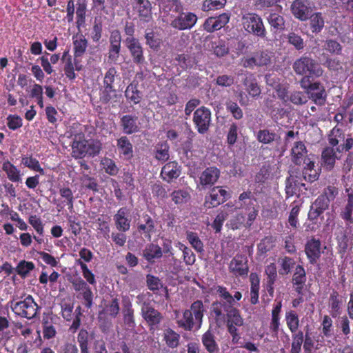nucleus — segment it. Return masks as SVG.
I'll list each match as a JSON object with an SVG mask.
<instances>
[{
    "instance_id": "obj_30",
    "label": "nucleus",
    "mask_w": 353,
    "mask_h": 353,
    "mask_svg": "<svg viewBox=\"0 0 353 353\" xmlns=\"http://www.w3.org/2000/svg\"><path fill=\"white\" fill-rule=\"evenodd\" d=\"M268 19L275 32H280L285 29V20L283 17L278 14H270Z\"/></svg>"
},
{
    "instance_id": "obj_44",
    "label": "nucleus",
    "mask_w": 353,
    "mask_h": 353,
    "mask_svg": "<svg viewBox=\"0 0 353 353\" xmlns=\"http://www.w3.org/2000/svg\"><path fill=\"white\" fill-rule=\"evenodd\" d=\"M43 337L47 339H52L56 335V329L52 324V319H43Z\"/></svg>"
},
{
    "instance_id": "obj_53",
    "label": "nucleus",
    "mask_w": 353,
    "mask_h": 353,
    "mask_svg": "<svg viewBox=\"0 0 353 353\" xmlns=\"http://www.w3.org/2000/svg\"><path fill=\"white\" fill-rule=\"evenodd\" d=\"M296 178L290 175L285 181V193L288 196H292L296 194V187L298 186Z\"/></svg>"
},
{
    "instance_id": "obj_54",
    "label": "nucleus",
    "mask_w": 353,
    "mask_h": 353,
    "mask_svg": "<svg viewBox=\"0 0 353 353\" xmlns=\"http://www.w3.org/2000/svg\"><path fill=\"white\" fill-rule=\"evenodd\" d=\"M339 194V189L334 185H328L324 188L322 194L323 197L329 202L333 201Z\"/></svg>"
},
{
    "instance_id": "obj_36",
    "label": "nucleus",
    "mask_w": 353,
    "mask_h": 353,
    "mask_svg": "<svg viewBox=\"0 0 353 353\" xmlns=\"http://www.w3.org/2000/svg\"><path fill=\"white\" fill-rule=\"evenodd\" d=\"M144 223H139L138 225L139 232H142L147 234L148 237H150V233L154 231V222L150 216L145 215L143 217Z\"/></svg>"
},
{
    "instance_id": "obj_58",
    "label": "nucleus",
    "mask_w": 353,
    "mask_h": 353,
    "mask_svg": "<svg viewBox=\"0 0 353 353\" xmlns=\"http://www.w3.org/2000/svg\"><path fill=\"white\" fill-rule=\"evenodd\" d=\"M168 149L169 147L165 143L157 145L155 154L156 159L161 161H167L169 158Z\"/></svg>"
},
{
    "instance_id": "obj_48",
    "label": "nucleus",
    "mask_w": 353,
    "mask_h": 353,
    "mask_svg": "<svg viewBox=\"0 0 353 353\" xmlns=\"http://www.w3.org/2000/svg\"><path fill=\"white\" fill-rule=\"evenodd\" d=\"M306 281V274L301 265H297L295 268L292 277L293 284H305Z\"/></svg>"
},
{
    "instance_id": "obj_28",
    "label": "nucleus",
    "mask_w": 353,
    "mask_h": 353,
    "mask_svg": "<svg viewBox=\"0 0 353 353\" xmlns=\"http://www.w3.org/2000/svg\"><path fill=\"white\" fill-rule=\"evenodd\" d=\"M143 254L148 261L152 262L154 258L161 257L162 250L159 245L151 243L145 248Z\"/></svg>"
},
{
    "instance_id": "obj_57",
    "label": "nucleus",
    "mask_w": 353,
    "mask_h": 353,
    "mask_svg": "<svg viewBox=\"0 0 353 353\" xmlns=\"http://www.w3.org/2000/svg\"><path fill=\"white\" fill-rule=\"evenodd\" d=\"M22 163L25 166L33 170L39 172L42 174L44 173L43 168L40 167L39 161L35 159L32 157H24L22 159Z\"/></svg>"
},
{
    "instance_id": "obj_19",
    "label": "nucleus",
    "mask_w": 353,
    "mask_h": 353,
    "mask_svg": "<svg viewBox=\"0 0 353 353\" xmlns=\"http://www.w3.org/2000/svg\"><path fill=\"white\" fill-rule=\"evenodd\" d=\"M346 139L347 134H345L342 129L337 127H334L327 136L329 145L334 148L342 143H345Z\"/></svg>"
},
{
    "instance_id": "obj_2",
    "label": "nucleus",
    "mask_w": 353,
    "mask_h": 353,
    "mask_svg": "<svg viewBox=\"0 0 353 353\" xmlns=\"http://www.w3.org/2000/svg\"><path fill=\"white\" fill-rule=\"evenodd\" d=\"M9 304L16 315L28 319L34 318L39 308L31 295H28L23 301L14 302L12 300Z\"/></svg>"
},
{
    "instance_id": "obj_41",
    "label": "nucleus",
    "mask_w": 353,
    "mask_h": 353,
    "mask_svg": "<svg viewBox=\"0 0 353 353\" xmlns=\"http://www.w3.org/2000/svg\"><path fill=\"white\" fill-rule=\"evenodd\" d=\"M289 101L296 105L305 104L308 101L307 94L301 91H294L289 97Z\"/></svg>"
},
{
    "instance_id": "obj_61",
    "label": "nucleus",
    "mask_w": 353,
    "mask_h": 353,
    "mask_svg": "<svg viewBox=\"0 0 353 353\" xmlns=\"http://www.w3.org/2000/svg\"><path fill=\"white\" fill-rule=\"evenodd\" d=\"M265 273L268 276V283L269 285L274 284L277 276L276 267L274 263H271L265 268Z\"/></svg>"
},
{
    "instance_id": "obj_7",
    "label": "nucleus",
    "mask_w": 353,
    "mask_h": 353,
    "mask_svg": "<svg viewBox=\"0 0 353 353\" xmlns=\"http://www.w3.org/2000/svg\"><path fill=\"white\" fill-rule=\"evenodd\" d=\"M293 15L301 21L309 19L313 10L308 0H295L291 5Z\"/></svg>"
},
{
    "instance_id": "obj_45",
    "label": "nucleus",
    "mask_w": 353,
    "mask_h": 353,
    "mask_svg": "<svg viewBox=\"0 0 353 353\" xmlns=\"http://www.w3.org/2000/svg\"><path fill=\"white\" fill-rule=\"evenodd\" d=\"M125 95L135 104L139 103L141 98L140 92L137 90V87L132 84H130L127 87Z\"/></svg>"
},
{
    "instance_id": "obj_21",
    "label": "nucleus",
    "mask_w": 353,
    "mask_h": 353,
    "mask_svg": "<svg viewBox=\"0 0 353 353\" xmlns=\"http://www.w3.org/2000/svg\"><path fill=\"white\" fill-rule=\"evenodd\" d=\"M233 305L234 303H229L223 300L217 301L212 303V311L215 314L216 319H218L221 316H224L223 310L225 312L226 314L228 313L234 307Z\"/></svg>"
},
{
    "instance_id": "obj_37",
    "label": "nucleus",
    "mask_w": 353,
    "mask_h": 353,
    "mask_svg": "<svg viewBox=\"0 0 353 353\" xmlns=\"http://www.w3.org/2000/svg\"><path fill=\"white\" fill-rule=\"evenodd\" d=\"M164 339L170 347L174 348L179 345V335L170 328L165 330Z\"/></svg>"
},
{
    "instance_id": "obj_12",
    "label": "nucleus",
    "mask_w": 353,
    "mask_h": 353,
    "mask_svg": "<svg viewBox=\"0 0 353 353\" xmlns=\"http://www.w3.org/2000/svg\"><path fill=\"white\" fill-rule=\"evenodd\" d=\"M338 152L336 148L329 145L325 147L321 153V165L323 169L327 171H331L334 169L337 159H340V157L337 156Z\"/></svg>"
},
{
    "instance_id": "obj_29",
    "label": "nucleus",
    "mask_w": 353,
    "mask_h": 353,
    "mask_svg": "<svg viewBox=\"0 0 353 353\" xmlns=\"http://www.w3.org/2000/svg\"><path fill=\"white\" fill-rule=\"evenodd\" d=\"M179 327L184 328L185 330H191L194 327L196 328L195 319L193 318L192 313L189 310H185L183 319L177 322Z\"/></svg>"
},
{
    "instance_id": "obj_10",
    "label": "nucleus",
    "mask_w": 353,
    "mask_h": 353,
    "mask_svg": "<svg viewBox=\"0 0 353 353\" xmlns=\"http://www.w3.org/2000/svg\"><path fill=\"white\" fill-rule=\"evenodd\" d=\"M229 269L236 276H246L249 272L247 257L243 255H236L230 261Z\"/></svg>"
},
{
    "instance_id": "obj_38",
    "label": "nucleus",
    "mask_w": 353,
    "mask_h": 353,
    "mask_svg": "<svg viewBox=\"0 0 353 353\" xmlns=\"http://www.w3.org/2000/svg\"><path fill=\"white\" fill-rule=\"evenodd\" d=\"M227 323L234 324L236 326H242L243 325V319L240 315L239 310L234 307L228 313L226 314Z\"/></svg>"
},
{
    "instance_id": "obj_60",
    "label": "nucleus",
    "mask_w": 353,
    "mask_h": 353,
    "mask_svg": "<svg viewBox=\"0 0 353 353\" xmlns=\"http://www.w3.org/2000/svg\"><path fill=\"white\" fill-rule=\"evenodd\" d=\"M81 182L83 187L92 190L93 192H98V183L94 178L88 175H84L81 179Z\"/></svg>"
},
{
    "instance_id": "obj_9",
    "label": "nucleus",
    "mask_w": 353,
    "mask_h": 353,
    "mask_svg": "<svg viewBox=\"0 0 353 353\" xmlns=\"http://www.w3.org/2000/svg\"><path fill=\"white\" fill-rule=\"evenodd\" d=\"M125 43L136 64H143L145 61L143 48L139 40L134 37H127Z\"/></svg>"
},
{
    "instance_id": "obj_22",
    "label": "nucleus",
    "mask_w": 353,
    "mask_h": 353,
    "mask_svg": "<svg viewBox=\"0 0 353 353\" xmlns=\"http://www.w3.org/2000/svg\"><path fill=\"white\" fill-rule=\"evenodd\" d=\"M202 343L209 353H218L219 349L215 336L210 330L203 334Z\"/></svg>"
},
{
    "instance_id": "obj_3",
    "label": "nucleus",
    "mask_w": 353,
    "mask_h": 353,
    "mask_svg": "<svg viewBox=\"0 0 353 353\" xmlns=\"http://www.w3.org/2000/svg\"><path fill=\"white\" fill-rule=\"evenodd\" d=\"M141 312L150 330L156 329L163 319L161 313L147 301L142 303Z\"/></svg>"
},
{
    "instance_id": "obj_35",
    "label": "nucleus",
    "mask_w": 353,
    "mask_h": 353,
    "mask_svg": "<svg viewBox=\"0 0 353 353\" xmlns=\"http://www.w3.org/2000/svg\"><path fill=\"white\" fill-rule=\"evenodd\" d=\"M276 133L270 132L268 130H261L257 133V139L259 142L268 144L279 139Z\"/></svg>"
},
{
    "instance_id": "obj_42",
    "label": "nucleus",
    "mask_w": 353,
    "mask_h": 353,
    "mask_svg": "<svg viewBox=\"0 0 353 353\" xmlns=\"http://www.w3.org/2000/svg\"><path fill=\"white\" fill-rule=\"evenodd\" d=\"M117 70L114 67L110 68L105 74L104 85L107 92H113L112 83L114 81V77L117 75Z\"/></svg>"
},
{
    "instance_id": "obj_16",
    "label": "nucleus",
    "mask_w": 353,
    "mask_h": 353,
    "mask_svg": "<svg viewBox=\"0 0 353 353\" xmlns=\"http://www.w3.org/2000/svg\"><path fill=\"white\" fill-rule=\"evenodd\" d=\"M136 9L140 19L145 22L150 21L152 17V6L148 0H136Z\"/></svg>"
},
{
    "instance_id": "obj_27",
    "label": "nucleus",
    "mask_w": 353,
    "mask_h": 353,
    "mask_svg": "<svg viewBox=\"0 0 353 353\" xmlns=\"http://www.w3.org/2000/svg\"><path fill=\"white\" fill-rule=\"evenodd\" d=\"M87 143L86 140H74L72 145V155L75 158H82L87 155Z\"/></svg>"
},
{
    "instance_id": "obj_33",
    "label": "nucleus",
    "mask_w": 353,
    "mask_h": 353,
    "mask_svg": "<svg viewBox=\"0 0 353 353\" xmlns=\"http://www.w3.org/2000/svg\"><path fill=\"white\" fill-rule=\"evenodd\" d=\"M2 169L6 172L8 177L10 181L14 182L20 181L21 178L19 170L12 163H10V162H4L2 166Z\"/></svg>"
},
{
    "instance_id": "obj_47",
    "label": "nucleus",
    "mask_w": 353,
    "mask_h": 353,
    "mask_svg": "<svg viewBox=\"0 0 353 353\" xmlns=\"http://www.w3.org/2000/svg\"><path fill=\"white\" fill-rule=\"evenodd\" d=\"M307 97L308 99H312L315 104L323 105L325 103L327 94L325 89H321L319 92H310Z\"/></svg>"
},
{
    "instance_id": "obj_39",
    "label": "nucleus",
    "mask_w": 353,
    "mask_h": 353,
    "mask_svg": "<svg viewBox=\"0 0 353 353\" xmlns=\"http://www.w3.org/2000/svg\"><path fill=\"white\" fill-rule=\"evenodd\" d=\"M172 200L176 204H182L187 203L190 199V195L187 190H178L174 191L171 194Z\"/></svg>"
},
{
    "instance_id": "obj_55",
    "label": "nucleus",
    "mask_w": 353,
    "mask_h": 353,
    "mask_svg": "<svg viewBox=\"0 0 353 353\" xmlns=\"http://www.w3.org/2000/svg\"><path fill=\"white\" fill-rule=\"evenodd\" d=\"M226 108L232 113L234 119H241L243 117V111L236 103L232 101H227Z\"/></svg>"
},
{
    "instance_id": "obj_4",
    "label": "nucleus",
    "mask_w": 353,
    "mask_h": 353,
    "mask_svg": "<svg viewBox=\"0 0 353 353\" xmlns=\"http://www.w3.org/2000/svg\"><path fill=\"white\" fill-rule=\"evenodd\" d=\"M243 25L246 31L264 38L265 29L261 19L256 14H247L243 17Z\"/></svg>"
},
{
    "instance_id": "obj_26",
    "label": "nucleus",
    "mask_w": 353,
    "mask_h": 353,
    "mask_svg": "<svg viewBox=\"0 0 353 353\" xmlns=\"http://www.w3.org/2000/svg\"><path fill=\"white\" fill-rule=\"evenodd\" d=\"M161 174L164 180L170 182V180L179 176L180 170L177 169L176 164L167 163L163 167Z\"/></svg>"
},
{
    "instance_id": "obj_1",
    "label": "nucleus",
    "mask_w": 353,
    "mask_h": 353,
    "mask_svg": "<svg viewBox=\"0 0 353 353\" xmlns=\"http://www.w3.org/2000/svg\"><path fill=\"white\" fill-rule=\"evenodd\" d=\"M292 68L296 74L302 76L319 77L323 72L319 64L307 56L296 59L292 65Z\"/></svg>"
},
{
    "instance_id": "obj_6",
    "label": "nucleus",
    "mask_w": 353,
    "mask_h": 353,
    "mask_svg": "<svg viewBox=\"0 0 353 353\" xmlns=\"http://www.w3.org/2000/svg\"><path fill=\"white\" fill-rule=\"evenodd\" d=\"M229 198L228 192L219 186L213 187L208 196L205 198L204 206L208 208H213L223 203Z\"/></svg>"
},
{
    "instance_id": "obj_64",
    "label": "nucleus",
    "mask_w": 353,
    "mask_h": 353,
    "mask_svg": "<svg viewBox=\"0 0 353 353\" xmlns=\"http://www.w3.org/2000/svg\"><path fill=\"white\" fill-rule=\"evenodd\" d=\"M352 211L353 204L347 203L341 212V215L344 220L348 222L347 225L353 224V219L352 216Z\"/></svg>"
},
{
    "instance_id": "obj_62",
    "label": "nucleus",
    "mask_w": 353,
    "mask_h": 353,
    "mask_svg": "<svg viewBox=\"0 0 353 353\" xmlns=\"http://www.w3.org/2000/svg\"><path fill=\"white\" fill-rule=\"evenodd\" d=\"M101 149V144L96 141H88L87 143V155L94 156L99 153Z\"/></svg>"
},
{
    "instance_id": "obj_52",
    "label": "nucleus",
    "mask_w": 353,
    "mask_h": 353,
    "mask_svg": "<svg viewBox=\"0 0 353 353\" xmlns=\"http://www.w3.org/2000/svg\"><path fill=\"white\" fill-rule=\"evenodd\" d=\"M228 216V213L226 211L220 210L218 213L212 224V227L215 230L216 232H221L223 223Z\"/></svg>"
},
{
    "instance_id": "obj_8",
    "label": "nucleus",
    "mask_w": 353,
    "mask_h": 353,
    "mask_svg": "<svg viewBox=\"0 0 353 353\" xmlns=\"http://www.w3.org/2000/svg\"><path fill=\"white\" fill-rule=\"evenodd\" d=\"M197 16L192 12H182L171 22V26L179 30L191 29L197 21Z\"/></svg>"
},
{
    "instance_id": "obj_43",
    "label": "nucleus",
    "mask_w": 353,
    "mask_h": 353,
    "mask_svg": "<svg viewBox=\"0 0 353 353\" xmlns=\"http://www.w3.org/2000/svg\"><path fill=\"white\" fill-rule=\"evenodd\" d=\"M34 268V265L32 262L23 260L18 263L16 268V271L21 276L26 277Z\"/></svg>"
},
{
    "instance_id": "obj_32",
    "label": "nucleus",
    "mask_w": 353,
    "mask_h": 353,
    "mask_svg": "<svg viewBox=\"0 0 353 353\" xmlns=\"http://www.w3.org/2000/svg\"><path fill=\"white\" fill-rule=\"evenodd\" d=\"M254 57L256 66L268 67L272 64V56L267 51L257 52L255 53Z\"/></svg>"
},
{
    "instance_id": "obj_15",
    "label": "nucleus",
    "mask_w": 353,
    "mask_h": 353,
    "mask_svg": "<svg viewBox=\"0 0 353 353\" xmlns=\"http://www.w3.org/2000/svg\"><path fill=\"white\" fill-rule=\"evenodd\" d=\"M321 241L315 239H312L305 245V251L312 264L316 263L321 256Z\"/></svg>"
},
{
    "instance_id": "obj_59",
    "label": "nucleus",
    "mask_w": 353,
    "mask_h": 353,
    "mask_svg": "<svg viewBox=\"0 0 353 353\" xmlns=\"http://www.w3.org/2000/svg\"><path fill=\"white\" fill-rule=\"evenodd\" d=\"M288 42L293 45L296 50H301L304 48L303 39L298 34L291 32L288 37Z\"/></svg>"
},
{
    "instance_id": "obj_17",
    "label": "nucleus",
    "mask_w": 353,
    "mask_h": 353,
    "mask_svg": "<svg viewBox=\"0 0 353 353\" xmlns=\"http://www.w3.org/2000/svg\"><path fill=\"white\" fill-rule=\"evenodd\" d=\"M243 84L252 97L256 98L260 96L261 90L253 74L245 76L243 79Z\"/></svg>"
},
{
    "instance_id": "obj_46",
    "label": "nucleus",
    "mask_w": 353,
    "mask_h": 353,
    "mask_svg": "<svg viewBox=\"0 0 353 353\" xmlns=\"http://www.w3.org/2000/svg\"><path fill=\"white\" fill-rule=\"evenodd\" d=\"M145 39L146 40V44L150 46V48L158 50L161 46V39H159L153 31L146 32L145 34Z\"/></svg>"
},
{
    "instance_id": "obj_25",
    "label": "nucleus",
    "mask_w": 353,
    "mask_h": 353,
    "mask_svg": "<svg viewBox=\"0 0 353 353\" xmlns=\"http://www.w3.org/2000/svg\"><path fill=\"white\" fill-rule=\"evenodd\" d=\"M189 312L194 316L195 322L196 323V330L201 327L202 319L203 316L204 307L201 301H196L192 303Z\"/></svg>"
},
{
    "instance_id": "obj_13",
    "label": "nucleus",
    "mask_w": 353,
    "mask_h": 353,
    "mask_svg": "<svg viewBox=\"0 0 353 353\" xmlns=\"http://www.w3.org/2000/svg\"><path fill=\"white\" fill-rule=\"evenodd\" d=\"M110 48L108 59L112 61H117L121 50V35L118 30H113L110 36Z\"/></svg>"
},
{
    "instance_id": "obj_18",
    "label": "nucleus",
    "mask_w": 353,
    "mask_h": 353,
    "mask_svg": "<svg viewBox=\"0 0 353 353\" xmlns=\"http://www.w3.org/2000/svg\"><path fill=\"white\" fill-rule=\"evenodd\" d=\"M307 151L305 144L301 141H298L292 148V161L296 165H301L307 157Z\"/></svg>"
},
{
    "instance_id": "obj_50",
    "label": "nucleus",
    "mask_w": 353,
    "mask_h": 353,
    "mask_svg": "<svg viewBox=\"0 0 353 353\" xmlns=\"http://www.w3.org/2000/svg\"><path fill=\"white\" fill-rule=\"evenodd\" d=\"M279 262H280L281 266V268L279 270V272L281 275L288 274L295 263L292 259L287 256L279 259Z\"/></svg>"
},
{
    "instance_id": "obj_11",
    "label": "nucleus",
    "mask_w": 353,
    "mask_h": 353,
    "mask_svg": "<svg viewBox=\"0 0 353 353\" xmlns=\"http://www.w3.org/2000/svg\"><path fill=\"white\" fill-rule=\"evenodd\" d=\"M220 177V170L216 167L206 168L199 177V184L202 189L212 187Z\"/></svg>"
},
{
    "instance_id": "obj_23",
    "label": "nucleus",
    "mask_w": 353,
    "mask_h": 353,
    "mask_svg": "<svg viewBox=\"0 0 353 353\" xmlns=\"http://www.w3.org/2000/svg\"><path fill=\"white\" fill-rule=\"evenodd\" d=\"M136 117L131 115H125L121 119L123 130L125 134H131L139 131V127L136 123Z\"/></svg>"
},
{
    "instance_id": "obj_40",
    "label": "nucleus",
    "mask_w": 353,
    "mask_h": 353,
    "mask_svg": "<svg viewBox=\"0 0 353 353\" xmlns=\"http://www.w3.org/2000/svg\"><path fill=\"white\" fill-rule=\"evenodd\" d=\"M123 321L124 324L128 329H133L135 327V321L134 319V310L129 304L123 309Z\"/></svg>"
},
{
    "instance_id": "obj_5",
    "label": "nucleus",
    "mask_w": 353,
    "mask_h": 353,
    "mask_svg": "<svg viewBox=\"0 0 353 353\" xmlns=\"http://www.w3.org/2000/svg\"><path fill=\"white\" fill-rule=\"evenodd\" d=\"M193 121L198 132L205 134L208 131L211 123L210 110L204 106L199 108L194 112Z\"/></svg>"
},
{
    "instance_id": "obj_20",
    "label": "nucleus",
    "mask_w": 353,
    "mask_h": 353,
    "mask_svg": "<svg viewBox=\"0 0 353 353\" xmlns=\"http://www.w3.org/2000/svg\"><path fill=\"white\" fill-rule=\"evenodd\" d=\"M114 219L117 230L125 232L130 229V220L125 217V209L121 208L114 215Z\"/></svg>"
},
{
    "instance_id": "obj_24",
    "label": "nucleus",
    "mask_w": 353,
    "mask_h": 353,
    "mask_svg": "<svg viewBox=\"0 0 353 353\" xmlns=\"http://www.w3.org/2000/svg\"><path fill=\"white\" fill-rule=\"evenodd\" d=\"M117 148L121 154L127 159H130L133 156L132 144L129 139L125 137H121L117 140Z\"/></svg>"
},
{
    "instance_id": "obj_51",
    "label": "nucleus",
    "mask_w": 353,
    "mask_h": 353,
    "mask_svg": "<svg viewBox=\"0 0 353 353\" xmlns=\"http://www.w3.org/2000/svg\"><path fill=\"white\" fill-rule=\"evenodd\" d=\"M286 321L288 326L291 332H294L299 327V318L294 311H290L286 314Z\"/></svg>"
},
{
    "instance_id": "obj_34",
    "label": "nucleus",
    "mask_w": 353,
    "mask_h": 353,
    "mask_svg": "<svg viewBox=\"0 0 353 353\" xmlns=\"http://www.w3.org/2000/svg\"><path fill=\"white\" fill-rule=\"evenodd\" d=\"M74 57L75 58L81 57L85 52L88 46V41L81 36H77L74 37Z\"/></svg>"
},
{
    "instance_id": "obj_14",
    "label": "nucleus",
    "mask_w": 353,
    "mask_h": 353,
    "mask_svg": "<svg viewBox=\"0 0 353 353\" xmlns=\"http://www.w3.org/2000/svg\"><path fill=\"white\" fill-rule=\"evenodd\" d=\"M330 203L322 195H319L312 204L309 213L310 220L316 219L321 214L329 208Z\"/></svg>"
},
{
    "instance_id": "obj_49",
    "label": "nucleus",
    "mask_w": 353,
    "mask_h": 353,
    "mask_svg": "<svg viewBox=\"0 0 353 353\" xmlns=\"http://www.w3.org/2000/svg\"><path fill=\"white\" fill-rule=\"evenodd\" d=\"M187 239L192 247L199 252L203 251V245L197 234L192 232L187 233Z\"/></svg>"
},
{
    "instance_id": "obj_63",
    "label": "nucleus",
    "mask_w": 353,
    "mask_h": 353,
    "mask_svg": "<svg viewBox=\"0 0 353 353\" xmlns=\"http://www.w3.org/2000/svg\"><path fill=\"white\" fill-rule=\"evenodd\" d=\"M353 149V137L352 134H347V139L345 141V143H342L341 145H339L336 148V150L338 153H341L343 152H351L350 150Z\"/></svg>"
},
{
    "instance_id": "obj_56",
    "label": "nucleus",
    "mask_w": 353,
    "mask_h": 353,
    "mask_svg": "<svg viewBox=\"0 0 353 353\" xmlns=\"http://www.w3.org/2000/svg\"><path fill=\"white\" fill-rule=\"evenodd\" d=\"M303 341V332L299 331L293 337V342L292 343V348L290 353H299L301 351V345Z\"/></svg>"
},
{
    "instance_id": "obj_31",
    "label": "nucleus",
    "mask_w": 353,
    "mask_h": 353,
    "mask_svg": "<svg viewBox=\"0 0 353 353\" xmlns=\"http://www.w3.org/2000/svg\"><path fill=\"white\" fill-rule=\"evenodd\" d=\"M310 20V28L312 32H319L324 26V19L321 12L311 14L309 17Z\"/></svg>"
}]
</instances>
